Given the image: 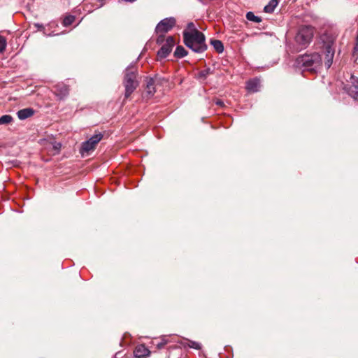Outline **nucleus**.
Returning a JSON list of instances; mask_svg holds the SVG:
<instances>
[{"mask_svg":"<svg viewBox=\"0 0 358 358\" xmlns=\"http://www.w3.org/2000/svg\"><path fill=\"white\" fill-rule=\"evenodd\" d=\"M295 64L303 71L317 72L322 66V57L317 52L305 54L298 57Z\"/></svg>","mask_w":358,"mask_h":358,"instance_id":"nucleus-1","label":"nucleus"},{"mask_svg":"<svg viewBox=\"0 0 358 358\" xmlns=\"http://www.w3.org/2000/svg\"><path fill=\"white\" fill-rule=\"evenodd\" d=\"M184 43L195 52H203L207 48L205 36L199 31L183 32Z\"/></svg>","mask_w":358,"mask_h":358,"instance_id":"nucleus-2","label":"nucleus"},{"mask_svg":"<svg viewBox=\"0 0 358 358\" xmlns=\"http://www.w3.org/2000/svg\"><path fill=\"white\" fill-rule=\"evenodd\" d=\"M336 36L332 34H324L321 36L323 43L322 48L324 54V64L327 69L330 68L333 63V59L335 54V41Z\"/></svg>","mask_w":358,"mask_h":358,"instance_id":"nucleus-3","label":"nucleus"},{"mask_svg":"<svg viewBox=\"0 0 358 358\" xmlns=\"http://www.w3.org/2000/svg\"><path fill=\"white\" fill-rule=\"evenodd\" d=\"M136 76L137 70L134 66H129L126 69L123 81L125 87V99L129 98L138 85Z\"/></svg>","mask_w":358,"mask_h":358,"instance_id":"nucleus-4","label":"nucleus"},{"mask_svg":"<svg viewBox=\"0 0 358 358\" xmlns=\"http://www.w3.org/2000/svg\"><path fill=\"white\" fill-rule=\"evenodd\" d=\"M314 36V28L311 26H303L299 28L295 41L301 49L306 48L312 41Z\"/></svg>","mask_w":358,"mask_h":358,"instance_id":"nucleus-5","label":"nucleus"},{"mask_svg":"<svg viewBox=\"0 0 358 358\" xmlns=\"http://www.w3.org/2000/svg\"><path fill=\"white\" fill-rule=\"evenodd\" d=\"M174 17H167L161 20L155 28V31L158 34L157 43L160 45L164 41V34L169 31L176 24Z\"/></svg>","mask_w":358,"mask_h":358,"instance_id":"nucleus-6","label":"nucleus"},{"mask_svg":"<svg viewBox=\"0 0 358 358\" xmlns=\"http://www.w3.org/2000/svg\"><path fill=\"white\" fill-rule=\"evenodd\" d=\"M103 137V135L101 133H98L93 135L87 141L83 142L80 150V154L84 156L94 151Z\"/></svg>","mask_w":358,"mask_h":358,"instance_id":"nucleus-7","label":"nucleus"},{"mask_svg":"<svg viewBox=\"0 0 358 358\" xmlns=\"http://www.w3.org/2000/svg\"><path fill=\"white\" fill-rule=\"evenodd\" d=\"M162 44L161 48L157 52V57L160 59H164L171 53L176 42L173 36H168L165 43Z\"/></svg>","mask_w":358,"mask_h":358,"instance_id":"nucleus-8","label":"nucleus"},{"mask_svg":"<svg viewBox=\"0 0 358 358\" xmlns=\"http://www.w3.org/2000/svg\"><path fill=\"white\" fill-rule=\"evenodd\" d=\"M69 87L61 83L54 86V93L58 97L59 99H64L69 94Z\"/></svg>","mask_w":358,"mask_h":358,"instance_id":"nucleus-9","label":"nucleus"},{"mask_svg":"<svg viewBox=\"0 0 358 358\" xmlns=\"http://www.w3.org/2000/svg\"><path fill=\"white\" fill-rule=\"evenodd\" d=\"M260 86V80L258 78H253L247 82L246 90L250 92H257L259 90Z\"/></svg>","mask_w":358,"mask_h":358,"instance_id":"nucleus-10","label":"nucleus"},{"mask_svg":"<svg viewBox=\"0 0 358 358\" xmlns=\"http://www.w3.org/2000/svg\"><path fill=\"white\" fill-rule=\"evenodd\" d=\"M351 79L352 84L348 89V92L353 99L358 100V79L354 76H352Z\"/></svg>","mask_w":358,"mask_h":358,"instance_id":"nucleus-11","label":"nucleus"},{"mask_svg":"<svg viewBox=\"0 0 358 358\" xmlns=\"http://www.w3.org/2000/svg\"><path fill=\"white\" fill-rule=\"evenodd\" d=\"M150 352L144 345H138L134 350V355L137 358H145L149 356Z\"/></svg>","mask_w":358,"mask_h":358,"instance_id":"nucleus-12","label":"nucleus"},{"mask_svg":"<svg viewBox=\"0 0 358 358\" xmlns=\"http://www.w3.org/2000/svg\"><path fill=\"white\" fill-rule=\"evenodd\" d=\"M34 111L33 109L28 108L20 110L17 113V115L20 120H23L32 116L34 115Z\"/></svg>","mask_w":358,"mask_h":358,"instance_id":"nucleus-13","label":"nucleus"},{"mask_svg":"<svg viewBox=\"0 0 358 358\" xmlns=\"http://www.w3.org/2000/svg\"><path fill=\"white\" fill-rule=\"evenodd\" d=\"M145 92L149 96H152L155 92V80L152 78H147Z\"/></svg>","mask_w":358,"mask_h":358,"instance_id":"nucleus-14","label":"nucleus"},{"mask_svg":"<svg viewBox=\"0 0 358 358\" xmlns=\"http://www.w3.org/2000/svg\"><path fill=\"white\" fill-rule=\"evenodd\" d=\"M211 45L213 46V48L215 49V50L221 53L224 50V45L219 40H212L210 42Z\"/></svg>","mask_w":358,"mask_h":358,"instance_id":"nucleus-15","label":"nucleus"},{"mask_svg":"<svg viewBox=\"0 0 358 358\" xmlns=\"http://www.w3.org/2000/svg\"><path fill=\"white\" fill-rule=\"evenodd\" d=\"M278 6L277 0H271L268 5H266L264 10L266 13H271L273 12L275 7Z\"/></svg>","mask_w":358,"mask_h":358,"instance_id":"nucleus-16","label":"nucleus"},{"mask_svg":"<svg viewBox=\"0 0 358 358\" xmlns=\"http://www.w3.org/2000/svg\"><path fill=\"white\" fill-rule=\"evenodd\" d=\"M187 55V51L182 46H178L174 52V56L178 58H182Z\"/></svg>","mask_w":358,"mask_h":358,"instance_id":"nucleus-17","label":"nucleus"},{"mask_svg":"<svg viewBox=\"0 0 358 358\" xmlns=\"http://www.w3.org/2000/svg\"><path fill=\"white\" fill-rule=\"evenodd\" d=\"M184 346H187L190 348L196 349V350H201V344L200 343L187 340L185 343H184Z\"/></svg>","mask_w":358,"mask_h":358,"instance_id":"nucleus-18","label":"nucleus"},{"mask_svg":"<svg viewBox=\"0 0 358 358\" xmlns=\"http://www.w3.org/2000/svg\"><path fill=\"white\" fill-rule=\"evenodd\" d=\"M246 18L248 20L256 23L262 22V18L260 17L256 16L252 12H248L246 14Z\"/></svg>","mask_w":358,"mask_h":358,"instance_id":"nucleus-19","label":"nucleus"},{"mask_svg":"<svg viewBox=\"0 0 358 358\" xmlns=\"http://www.w3.org/2000/svg\"><path fill=\"white\" fill-rule=\"evenodd\" d=\"M75 19H76L75 16H73V15H67L64 18L62 24L64 27H68L73 24V22L75 21Z\"/></svg>","mask_w":358,"mask_h":358,"instance_id":"nucleus-20","label":"nucleus"},{"mask_svg":"<svg viewBox=\"0 0 358 358\" xmlns=\"http://www.w3.org/2000/svg\"><path fill=\"white\" fill-rule=\"evenodd\" d=\"M13 121V117L10 115H4L0 117V125L10 124Z\"/></svg>","mask_w":358,"mask_h":358,"instance_id":"nucleus-21","label":"nucleus"},{"mask_svg":"<svg viewBox=\"0 0 358 358\" xmlns=\"http://www.w3.org/2000/svg\"><path fill=\"white\" fill-rule=\"evenodd\" d=\"M168 343V340L167 338H166V336H163L162 338H161V341L160 342H158L157 343H155L154 341H153V344L156 345L157 348V349H162L163 348L165 345H166Z\"/></svg>","mask_w":358,"mask_h":358,"instance_id":"nucleus-22","label":"nucleus"},{"mask_svg":"<svg viewBox=\"0 0 358 358\" xmlns=\"http://www.w3.org/2000/svg\"><path fill=\"white\" fill-rule=\"evenodd\" d=\"M6 45V38L3 36H0V53L3 52L5 50Z\"/></svg>","mask_w":358,"mask_h":358,"instance_id":"nucleus-23","label":"nucleus"},{"mask_svg":"<svg viewBox=\"0 0 358 358\" xmlns=\"http://www.w3.org/2000/svg\"><path fill=\"white\" fill-rule=\"evenodd\" d=\"M209 73H210L209 69L201 71L198 74V78L201 80H205Z\"/></svg>","mask_w":358,"mask_h":358,"instance_id":"nucleus-24","label":"nucleus"},{"mask_svg":"<svg viewBox=\"0 0 358 358\" xmlns=\"http://www.w3.org/2000/svg\"><path fill=\"white\" fill-rule=\"evenodd\" d=\"M194 31H198L195 27L194 23L189 22L187 24V30H185L183 32H193Z\"/></svg>","mask_w":358,"mask_h":358,"instance_id":"nucleus-25","label":"nucleus"},{"mask_svg":"<svg viewBox=\"0 0 358 358\" xmlns=\"http://www.w3.org/2000/svg\"><path fill=\"white\" fill-rule=\"evenodd\" d=\"M96 1L99 3V4L96 5V8H98L103 5L104 0H96Z\"/></svg>","mask_w":358,"mask_h":358,"instance_id":"nucleus-26","label":"nucleus"},{"mask_svg":"<svg viewBox=\"0 0 358 358\" xmlns=\"http://www.w3.org/2000/svg\"><path fill=\"white\" fill-rule=\"evenodd\" d=\"M216 104L218 106H222L224 105V103H223V101L219 100V101H216Z\"/></svg>","mask_w":358,"mask_h":358,"instance_id":"nucleus-27","label":"nucleus"},{"mask_svg":"<svg viewBox=\"0 0 358 358\" xmlns=\"http://www.w3.org/2000/svg\"><path fill=\"white\" fill-rule=\"evenodd\" d=\"M36 27H41L42 26H41V25L36 24Z\"/></svg>","mask_w":358,"mask_h":358,"instance_id":"nucleus-28","label":"nucleus"},{"mask_svg":"<svg viewBox=\"0 0 358 358\" xmlns=\"http://www.w3.org/2000/svg\"><path fill=\"white\" fill-rule=\"evenodd\" d=\"M36 27H41L42 26H41V25L36 24Z\"/></svg>","mask_w":358,"mask_h":358,"instance_id":"nucleus-29","label":"nucleus"},{"mask_svg":"<svg viewBox=\"0 0 358 358\" xmlns=\"http://www.w3.org/2000/svg\"><path fill=\"white\" fill-rule=\"evenodd\" d=\"M36 27H41L42 26H41V25L36 24Z\"/></svg>","mask_w":358,"mask_h":358,"instance_id":"nucleus-30","label":"nucleus"},{"mask_svg":"<svg viewBox=\"0 0 358 358\" xmlns=\"http://www.w3.org/2000/svg\"><path fill=\"white\" fill-rule=\"evenodd\" d=\"M357 43H358V36H357Z\"/></svg>","mask_w":358,"mask_h":358,"instance_id":"nucleus-31","label":"nucleus"},{"mask_svg":"<svg viewBox=\"0 0 358 358\" xmlns=\"http://www.w3.org/2000/svg\"><path fill=\"white\" fill-rule=\"evenodd\" d=\"M357 43H358V36H357Z\"/></svg>","mask_w":358,"mask_h":358,"instance_id":"nucleus-32","label":"nucleus"}]
</instances>
